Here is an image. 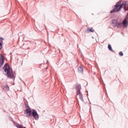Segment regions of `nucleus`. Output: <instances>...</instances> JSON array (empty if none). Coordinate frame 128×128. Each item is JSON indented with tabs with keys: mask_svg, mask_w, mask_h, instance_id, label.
<instances>
[{
	"mask_svg": "<svg viewBox=\"0 0 128 128\" xmlns=\"http://www.w3.org/2000/svg\"><path fill=\"white\" fill-rule=\"evenodd\" d=\"M120 4H122V2L119 1L117 2V4H118V6H120Z\"/></svg>",
	"mask_w": 128,
	"mask_h": 128,
	"instance_id": "14",
	"label": "nucleus"
},
{
	"mask_svg": "<svg viewBox=\"0 0 128 128\" xmlns=\"http://www.w3.org/2000/svg\"><path fill=\"white\" fill-rule=\"evenodd\" d=\"M108 48L109 50H110V52H114L112 50V46H110V44L108 45Z\"/></svg>",
	"mask_w": 128,
	"mask_h": 128,
	"instance_id": "10",
	"label": "nucleus"
},
{
	"mask_svg": "<svg viewBox=\"0 0 128 128\" xmlns=\"http://www.w3.org/2000/svg\"><path fill=\"white\" fill-rule=\"evenodd\" d=\"M86 34H88V32H94V28H88L86 31Z\"/></svg>",
	"mask_w": 128,
	"mask_h": 128,
	"instance_id": "8",
	"label": "nucleus"
},
{
	"mask_svg": "<svg viewBox=\"0 0 128 128\" xmlns=\"http://www.w3.org/2000/svg\"><path fill=\"white\" fill-rule=\"evenodd\" d=\"M32 116L35 118L36 120H38V112L34 110L32 112Z\"/></svg>",
	"mask_w": 128,
	"mask_h": 128,
	"instance_id": "7",
	"label": "nucleus"
},
{
	"mask_svg": "<svg viewBox=\"0 0 128 128\" xmlns=\"http://www.w3.org/2000/svg\"><path fill=\"white\" fill-rule=\"evenodd\" d=\"M4 55L0 54V66H4Z\"/></svg>",
	"mask_w": 128,
	"mask_h": 128,
	"instance_id": "5",
	"label": "nucleus"
},
{
	"mask_svg": "<svg viewBox=\"0 0 128 128\" xmlns=\"http://www.w3.org/2000/svg\"><path fill=\"white\" fill-rule=\"evenodd\" d=\"M78 72L80 74H83V72H84V68H82V67H78Z\"/></svg>",
	"mask_w": 128,
	"mask_h": 128,
	"instance_id": "9",
	"label": "nucleus"
},
{
	"mask_svg": "<svg viewBox=\"0 0 128 128\" xmlns=\"http://www.w3.org/2000/svg\"><path fill=\"white\" fill-rule=\"evenodd\" d=\"M16 128H26V127H24L22 125H20V124L17 125Z\"/></svg>",
	"mask_w": 128,
	"mask_h": 128,
	"instance_id": "11",
	"label": "nucleus"
},
{
	"mask_svg": "<svg viewBox=\"0 0 128 128\" xmlns=\"http://www.w3.org/2000/svg\"><path fill=\"white\" fill-rule=\"evenodd\" d=\"M112 23L114 28H118L120 26H121L122 24L118 22L116 20H112Z\"/></svg>",
	"mask_w": 128,
	"mask_h": 128,
	"instance_id": "3",
	"label": "nucleus"
},
{
	"mask_svg": "<svg viewBox=\"0 0 128 128\" xmlns=\"http://www.w3.org/2000/svg\"><path fill=\"white\" fill-rule=\"evenodd\" d=\"M4 70L7 76L10 78H14V74L12 70L8 66V64H6L4 66Z\"/></svg>",
	"mask_w": 128,
	"mask_h": 128,
	"instance_id": "2",
	"label": "nucleus"
},
{
	"mask_svg": "<svg viewBox=\"0 0 128 128\" xmlns=\"http://www.w3.org/2000/svg\"><path fill=\"white\" fill-rule=\"evenodd\" d=\"M4 90H10V87L8 85L6 86V87L4 88Z\"/></svg>",
	"mask_w": 128,
	"mask_h": 128,
	"instance_id": "12",
	"label": "nucleus"
},
{
	"mask_svg": "<svg viewBox=\"0 0 128 128\" xmlns=\"http://www.w3.org/2000/svg\"><path fill=\"white\" fill-rule=\"evenodd\" d=\"M122 8L125 12L128 10V2H124L120 4V6L116 4L114 9L110 11V14H112V12H120Z\"/></svg>",
	"mask_w": 128,
	"mask_h": 128,
	"instance_id": "1",
	"label": "nucleus"
},
{
	"mask_svg": "<svg viewBox=\"0 0 128 128\" xmlns=\"http://www.w3.org/2000/svg\"><path fill=\"white\" fill-rule=\"evenodd\" d=\"M76 94L79 96V98L82 102H84V98H82V92H80V90L77 91Z\"/></svg>",
	"mask_w": 128,
	"mask_h": 128,
	"instance_id": "6",
	"label": "nucleus"
},
{
	"mask_svg": "<svg viewBox=\"0 0 128 128\" xmlns=\"http://www.w3.org/2000/svg\"><path fill=\"white\" fill-rule=\"evenodd\" d=\"M24 114H26L28 118H30L32 116V110L30 108H28L24 110Z\"/></svg>",
	"mask_w": 128,
	"mask_h": 128,
	"instance_id": "4",
	"label": "nucleus"
},
{
	"mask_svg": "<svg viewBox=\"0 0 128 128\" xmlns=\"http://www.w3.org/2000/svg\"><path fill=\"white\" fill-rule=\"evenodd\" d=\"M119 56H124V53H122V52H119Z\"/></svg>",
	"mask_w": 128,
	"mask_h": 128,
	"instance_id": "13",
	"label": "nucleus"
},
{
	"mask_svg": "<svg viewBox=\"0 0 128 128\" xmlns=\"http://www.w3.org/2000/svg\"><path fill=\"white\" fill-rule=\"evenodd\" d=\"M2 42H0V50H2Z\"/></svg>",
	"mask_w": 128,
	"mask_h": 128,
	"instance_id": "15",
	"label": "nucleus"
}]
</instances>
